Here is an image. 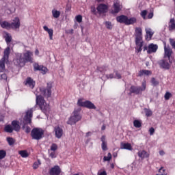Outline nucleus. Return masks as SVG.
I'll return each instance as SVG.
<instances>
[{"mask_svg":"<svg viewBox=\"0 0 175 175\" xmlns=\"http://www.w3.org/2000/svg\"><path fill=\"white\" fill-rule=\"evenodd\" d=\"M33 55V53L30 51H27L23 53V56L22 53H17L14 59V64L16 65V66H25L27 62H31V64H32L33 62L32 59Z\"/></svg>","mask_w":175,"mask_h":175,"instance_id":"1","label":"nucleus"},{"mask_svg":"<svg viewBox=\"0 0 175 175\" xmlns=\"http://www.w3.org/2000/svg\"><path fill=\"white\" fill-rule=\"evenodd\" d=\"M36 109V106L28 109L26 111V115L24 117L25 124L22 127V129H23V131H25L26 133H29V132H31V127L27 126V124H31L33 113V111H35Z\"/></svg>","mask_w":175,"mask_h":175,"instance_id":"2","label":"nucleus"},{"mask_svg":"<svg viewBox=\"0 0 175 175\" xmlns=\"http://www.w3.org/2000/svg\"><path fill=\"white\" fill-rule=\"evenodd\" d=\"M36 102L44 114L47 115L50 113V105L44 100L43 96L36 94Z\"/></svg>","mask_w":175,"mask_h":175,"instance_id":"3","label":"nucleus"},{"mask_svg":"<svg viewBox=\"0 0 175 175\" xmlns=\"http://www.w3.org/2000/svg\"><path fill=\"white\" fill-rule=\"evenodd\" d=\"M135 44L138 53L143 50V30L140 27L135 28Z\"/></svg>","mask_w":175,"mask_h":175,"instance_id":"4","label":"nucleus"},{"mask_svg":"<svg viewBox=\"0 0 175 175\" xmlns=\"http://www.w3.org/2000/svg\"><path fill=\"white\" fill-rule=\"evenodd\" d=\"M80 111H81V108L75 109L74 110L67 122L68 125H75V124L79 122V121L81 120V114H80Z\"/></svg>","mask_w":175,"mask_h":175,"instance_id":"5","label":"nucleus"},{"mask_svg":"<svg viewBox=\"0 0 175 175\" xmlns=\"http://www.w3.org/2000/svg\"><path fill=\"white\" fill-rule=\"evenodd\" d=\"M116 21L120 23V24H125V25H131L136 23V18L133 17L129 18L126 16L120 15L116 17Z\"/></svg>","mask_w":175,"mask_h":175,"instance_id":"6","label":"nucleus"},{"mask_svg":"<svg viewBox=\"0 0 175 175\" xmlns=\"http://www.w3.org/2000/svg\"><path fill=\"white\" fill-rule=\"evenodd\" d=\"M44 131L40 128H34L31 130V136L33 140H40L43 139Z\"/></svg>","mask_w":175,"mask_h":175,"instance_id":"7","label":"nucleus"},{"mask_svg":"<svg viewBox=\"0 0 175 175\" xmlns=\"http://www.w3.org/2000/svg\"><path fill=\"white\" fill-rule=\"evenodd\" d=\"M146 87L147 84L146 83V81H143L142 83V87L132 85L130 88V92L131 94H135V95H139V94H142L143 91H146Z\"/></svg>","mask_w":175,"mask_h":175,"instance_id":"8","label":"nucleus"},{"mask_svg":"<svg viewBox=\"0 0 175 175\" xmlns=\"http://www.w3.org/2000/svg\"><path fill=\"white\" fill-rule=\"evenodd\" d=\"M53 88V83L49 82L47 83L46 88H40V91L42 95L46 96V98H50L51 96V89Z\"/></svg>","mask_w":175,"mask_h":175,"instance_id":"9","label":"nucleus"},{"mask_svg":"<svg viewBox=\"0 0 175 175\" xmlns=\"http://www.w3.org/2000/svg\"><path fill=\"white\" fill-rule=\"evenodd\" d=\"M77 105L81 107H86V109H93L94 110L96 109V107L92 102L90 100L83 101V99L81 98L78 100Z\"/></svg>","mask_w":175,"mask_h":175,"instance_id":"10","label":"nucleus"},{"mask_svg":"<svg viewBox=\"0 0 175 175\" xmlns=\"http://www.w3.org/2000/svg\"><path fill=\"white\" fill-rule=\"evenodd\" d=\"M122 9V5H121V3L118 0H116V1L113 5V8L111 11V13L112 14H117V13H120Z\"/></svg>","mask_w":175,"mask_h":175,"instance_id":"11","label":"nucleus"},{"mask_svg":"<svg viewBox=\"0 0 175 175\" xmlns=\"http://www.w3.org/2000/svg\"><path fill=\"white\" fill-rule=\"evenodd\" d=\"M98 14H105L109 12V6L106 4L100 3L96 8Z\"/></svg>","mask_w":175,"mask_h":175,"instance_id":"12","label":"nucleus"},{"mask_svg":"<svg viewBox=\"0 0 175 175\" xmlns=\"http://www.w3.org/2000/svg\"><path fill=\"white\" fill-rule=\"evenodd\" d=\"M172 54H173V50L169 46H166V43L164 44V58H167L170 62V58L172 57Z\"/></svg>","mask_w":175,"mask_h":175,"instance_id":"13","label":"nucleus"},{"mask_svg":"<svg viewBox=\"0 0 175 175\" xmlns=\"http://www.w3.org/2000/svg\"><path fill=\"white\" fill-rule=\"evenodd\" d=\"M21 25V23H20V18L18 17L14 18L12 23H10L12 29H18Z\"/></svg>","mask_w":175,"mask_h":175,"instance_id":"14","label":"nucleus"},{"mask_svg":"<svg viewBox=\"0 0 175 175\" xmlns=\"http://www.w3.org/2000/svg\"><path fill=\"white\" fill-rule=\"evenodd\" d=\"M49 172L50 175H59L61 174V168L59 165H55L49 170Z\"/></svg>","mask_w":175,"mask_h":175,"instance_id":"15","label":"nucleus"},{"mask_svg":"<svg viewBox=\"0 0 175 175\" xmlns=\"http://www.w3.org/2000/svg\"><path fill=\"white\" fill-rule=\"evenodd\" d=\"M34 70H40L42 75H46L49 72V69L43 66H40L38 64H34Z\"/></svg>","mask_w":175,"mask_h":175,"instance_id":"16","label":"nucleus"},{"mask_svg":"<svg viewBox=\"0 0 175 175\" xmlns=\"http://www.w3.org/2000/svg\"><path fill=\"white\" fill-rule=\"evenodd\" d=\"M157 50H158V45L152 43L148 45L147 53L148 54H152V53H157Z\"/></svg>","mask_w":175,"mask_h":175,"instance_id":"17","label":"nucleus"},{"mask_svg":"<svg viewBox=\"0 0 175 175\" xmlns=\"http://www.w3.org/2000/svg\"><path fill=\"white\" fill-rule=\"evenodd\" d=\"M159 65L161 68L163 69H170V64H169V62H167V60L165 59H161L159 62Z\"/></svg>","mask_w":175,"mask_h":175,"instance_id":"18","label":"nucleus"},{"mask_svg":"<svg viewBox=\"0 0 175 175\" xmlns=\"http://www.w3.org/2000/svg\"><path fill=\"white\" fill-rule=\"evenodd\" d=\"M25 85H27V87H29V88H34L35 87V81H33V79H32V78L31 77H27L25 82Z\"/></svg>","mask_w":175,"mask_h":175,"instance_id":"19","label":"nucleus"},{"mask_svg":"<svg viewBox=\"0 0 175 175\" xmlns=\"http://www.w3.org/2000/svg\"><path fill=\"white\" fill-rule=\"evenodd\" d=\"M55 136L57 139H61L62 135H64V131L59 126L55 127L54 129Z\"/></svg>","mask_w":175,"mask_h":175,"instance_id":"20","label":"nucleus"},{"mask_svg":"<svg viewBox=\"0 0 175 175\" xmlns=\"http://www.w3.org/2000/svg\"><path fill=\"white\" fill-rule=\"evenodd\" d=\"M146 40H150L152 36H154V31H152V29H151V28H146Z\"/></svg>","mask_w":175,"mask_h":175,"instance_id":"21","label":"nucleus"},{"mask_svg":"<svg viewBox=\"0 0 175 175\" xmlns=\"http://www.w3.org/2000/svg\"><path fill=\"white\" fill-rule=\"evenodd\" d=\"M100 141L102 142L101 148L103 151H107V142H106V136L103 135L100 138Z\"/></svg>","mask_w":175,"mask_h":175,"instance_id":"22","label":"nucleus"},{"mask_svg":"<svg viewBox=\"0 0 175 175\" xmlns=\"http://www.w3.org/2000/svg\"><path fill=\"white\" fill-rule=\"evenodd\" d=\"M120 149L121 150H129V151H132V145L129 143H120Z\"/></svg>","mask_w":175,"mask_h":175,"instance_id":"23","label":"nucleus"},{"mask_svg":"<svg viewBox=\"0 0 175 175\" xmlns=\"http://www.w3.org/2000/svg\"><path fill=\"white\" fill-rule=\"evenodd\" d=\"M151 75H152L151 70H142L139 71L137 76L139 77H142L143 76H151Z\"/></svg>","mask_w":175,"mask_h":175,"instance_id":"24","label":"nucleus"},{"mask_svg":"<svg viewBox=\"0 0 175 175\" xmlns=\"http://www.w3.org/2000/svg\"><path fill=\"white\" fill-rule=\"evenodd\" d=\"M43 29L49 33L50 40H53V35L54 33L53 29H49L47 26H43Z\"/></svg>","mask_w":175,"mask_h":175,"instance_id":"25","label":"nucleus"},{"mask_svg":"<svg viewBox=\"0 0 175 175\" xmlns=\"http://www.w3.org/2000/svg\"><path fill=\"white\" fill-rule=\"evenodd\" d=\"M168 29L169 31H175V19L172 18L170 20L168 23Z\"/></svg>","mask_w":175,"mask_h":175,"instance_id":"26","label":"nucleus"},{"mask_svg":"<svg viewBox=\"0 0 175 175\" xmlns=\"http://www.w3.org/2000/svg\"><path fill=\"white\" fill-rule=\"evenodd\" d=\"M12 129H14V131H16V132H18L21 128L20 126V124H18V121L17 120H13L12 122Z\"/></svg>","mask_w":175,"mask_h":175,"instance_id":"27","label":"nucleus"},{"mask_svg":"<svg viewBox=\"0 0 175 175\" xmlns=\"http://www.w3.org/2000/svg\"><path fill=\"white\" fill-rule=\"evenodd\" d=\"M10 54V47L8 46L3 53V57L1 59H4L5 61H8L9 59V55Z\"/></svg>","mask_w":175,"mask_h":175,"instance_id":"28","label":"nucleus"},{"mask_svg":"<svg viewBox=\"0 0 175 175\" xmlns=\"http://www.w3.org/2000/svg\"><path fill=\"white\" fill-rule=\"evenodd\" d=\"M0 25L1 28H3L4 29H10V28H12L10 23L8 21L0 22Z\"/></svg>","mask_w":175,"mask_h":175,"instance_id":"29","label":"nucleus"},{"mask_svg":"<svg viewBox=\"0 0 175 175\" xmlns=\"http://www.w3.org/2000/svg\"><path fill=\"white\" fill-rule=\"evenodd\" d=\"M138 157L142 159H144V158H148L149 155L146 150H142L138 152Z\"/></svg>","mask_w":175,"mask_h":175,"instance_id":"30","label":"nucleus"},{"mask_svg":"<svg viewBox=\"0 0 175 175\" xmlns=\"http://www.w3.org/2000/svg\"><path fill=\"white\" fill-rule=\"evenodd\" d=\"M52 15L54 17V18H58V17H59L61 16V12L53 9L52 10Z\"/></svg>","mask_w":175,"mask_h":175,"instance_id":"31","label":"nucleus"},{"mask_svg":"<svg viewBox=\"0 0 175 175\" xmlns=\"http://www.w3.org/2000/svg\"><path fill=\"white\" fill-rule=\"evenodd\" d=\"M6 60H4L3 59H1L0 60V73L2 72H5V62Z\"/></svg>","mask_w":175,"mask_h":175,"instance_id":"32","label":"nucleus"},{"mask_svg":"<svg viewBox=\"0 0 175 175\" xmlns=\"http://www.w3.org/2000/svg\"><path fill=\"white\" fill-rule=\"evenodd\" d=\"M19 154L21 155V157H22V158H28V157L29 155L27 150L19 151Z\"/></svg>","mask_w":175,"mask_h":175,"instance_id":"33","label":"nucleus"},{"mask_svg":"<svg viewBox=\"0 0 175 175\" xmlns=\"http://www.w3.org/2000/svg\"><path fill=\"white\" fill-rule=\"evenodd\" d=\"M5 40L7 43V44H9L10 42H12V36L9 34V33H5Z\"/></svg>","mask_w":175,"mask_h":175,"instance_id":"34","label":"nucleus"},{"mask_svg":"<svg viewBox=\"0 0 175 175\" xmlns=\"http://www.w3.org/2000/svg\"><path fill=\"white\" fill-rule=\"evenodd\" d=\"M4 131H5V132H7L8 133H12L13 132L14 129L11 125H7L5 126Z\"/></svg>","mask_w":175,"mask_h":175,"instance_id":"35","label":"nucleus"},{"mask_svg":"<svg viewBox=\"0 0 175 175\" xmlns=\"http://www.w3.org/2000/svg\"><path fill=\"white\" fill-rule=\"evenodd\" d=\"M144 111L146 117H151V116H152V111H151V109L144 108Z\"/></svg>","mask_w":175,"mask_h":175,"instance_id":"36","label":"nucleus"},{"mask_svg":"<svg viewBox=\"0 0 175 175\" xmlns=\"http://www.w3.org/2000/svg\"><path fill=\"white\" fill-rule=\"evenodd\" d=\"M105 25L107 29H113V24L110 21H105Z\"/></svg>","mask_w":175,"mask_h":175,"instance_id":"37","label":"nucleus"},{"mask_svg":"<svg viewBox=\"0 0 175 175\" xmlns=\"http://www.w3.org/2000/svg\"><path fill=\"white\" fill-rule=\"evenodd\" d=\"M166 170H165V168H163V167H161L159 170V172L158 174H157V175H166Z\"/></svg>","mask_w":175,"mask_h":175,"instance_id":"38","label":"nucleus"},{"mask_svg":"<svg viewBox=\"0 0 175 175\" xmlns=\"http://www.w3.org/2000/svg\"><path fill=\"white\" fill-rule=\"evenodd\" d=\"M133 125L135 128H140V126H142V122L137 120H135L133 122Z\"/></svg>","mask_w":175,"mask_h":175,"instance_id":"39","label":"nucleus"},{"mask_svg":"<svg viewBox=\"0 0 175 175\" xmlns=\"http://www.w3.org/2000/svg\"><path fill=\"white\" fill-rule=\"evenodd\" d=\"M111 159V153L109 152L107 154V156L104 157L103 161L104 162H106L107 161H110Z\"/></svg>","mask_w":175,"mask_h":175,"instance_id":"40","label":"nucleus"},{"mask_svg":"<svg viewBox=\"0 0 175 175\" xmlns=\"http://www.w3.org/2000/svg\"><path fill=\"white\" fill-rule=\"evenodd\" d=\"M7 142L10 146H13V144H14V139L12 137H7Z\"/></svg>","mask_w":175,"mask_h":175,"instance_id":"41","label":"nucleus"},{"mask_svg":"<svg viewBox=\"0 0 175 175\" xmlns=\"http://www.w3.org/2000/svg\"><path fill=\"white\" fill-rule=\"evenodd\" d=\"M165 100H169L172 98V93L167 92L164 96Z\"/></svg>","mask_w":175,"mask_h":175,"instance_id":"42","label":"nucleus"},{"mask_svg":"<svg viewBox=\"0 0 175 175\" xmlns=\"http://www.w3.org/2000/svg\"><path fill=\"white\" fill-rule=\"evenodd\" d=\"M97 70L98 72H100V73H105V72H106V67L105 66L97 67Z\"/></svg>","mask_w":175,"mask_h":175,"instance_id":"43","label":"nucleus"},{"mask_svg":"<svg viewBox=\"0 0 175 175\" xmlns=\"http://www.w3.org/2000/svg\"><path fill=\"white\" fill-rule=\"evenodd\" d=\"M41 165L40 163V161H38L33 163V169H38V167H39V165Z\"/></svg>","mask_w":175,"mask_h":175,"instance_id":"44","label":"nucleus"},{"mask_svg":"<svg viewBox=\"0 0 175 175\" xmlns=\"http://www.w3.org/2000/svg\"><path fill=\"white\" fill-rule=\"evenodd\" d=\"M6 157V152L5 150H0V159H3Z\"/></svg>","mask_w":175,"mask_h":175,"instance_id":"45","label":"nucleus"},{"mask_svg":"<svg viewBox=\"0 0 175 175\" xmlns=\"http://www.w3.org/2000/svg\"><path fill=\"white\" fill-rule=\"evenodd\" d=\"M151 83H152V85H154V87H155V86L158 85V84H159V82L158 81H157V79H155V78H152Z\"/></svg>","mask_w":175,"mask_h":175,"instance_id":"46","label":"nucleus"},{"mask_svg":"<svg viewBox=\"0 0 175 175\" xmlns=\"http://www.w3.org/2000/svg\"><path fill=\"white\" fill-rule=\"evenodd\" d=\"M58 150V146L55 144H53L51 146V151H57Z\"/></svg>","mask_w":175,"mask_h":175,"instance_id":"47","label":"nucleus"},{"mask_svg":"<svg viewBox=\"0 0 175 175\" xmlns=\"http://www.w3.org/2000/svg\"><path fill=\"white\" fill-rule=\"evenodd\" d=\"M147 16V10H143L141 12V16L144 20H146V16Z\"/></svg>","mask_w":175,"mask_h":175,"instance_id":"48","label":"nucleus"},{"mask_svg":"<svg viewBox=\"0 0 175 175\" xmlns=\"http://www.w3.org/2000/svg\"><path fill=\"white\" fill-rule=\"evenodd\" d=\"M113 73L116 75L114 76L115 79H122V76L118 71H114Z\"/></svg>","mask_w":175,"mask_h":175,"instance_id":"49","label":"nucleus"},{"mask_svg":"<svg viewBox=\"0 0 175 175\" xmlns=\"http://www.w3.org/2000/svg\"><path fill=\"white\" fill-rule=\"evenodd\" d=\"M76 20L77 23H81L83 21V16H81V15H77L76 16Z\"/></svg>","mask_w":175,"mask_h":175,"instance_id":"50","label":"nucleus"},{"mask_svg":"<svg viewBox=\"0 0 175 175\" xmlns=\"http://www.w3.org/2000/svg\"><path fill=\"white\" fill-rule=\"evenodd\" d=\"M105 77L107 80H109V79H115L114 74H107L105 75Z\"/></svg>","mask_w":175,"mask_h":175,"instance_id":"51","label":"nucleus"},{"mask_svg":"<svg viewBox=\"0 0 175 175\" xmlns=\"http://www.w3.org/2000/svg\"><path fill=\"white\" fill-rule=\"evenodd\" d=\"M149 132H150V136H152V135H154V133H155V129H154V127H151L149 129Z\"/></svg>","mask_w":175,"mask_h":175,"instance_id":"52","label":"nucleus"},{"mask_svg":"<svg viewBox=\"0 0 175 175\" xmlns=\"http://www.w3.org/2000/svg\"><path fill=\"white\" fill-rule=\"evenodd\" d=\"M1 79L2 80H7L8 79V75H6V74H2L1 75Z\"/></svg>","mask_w":175,"mask_h":175,"instance_id":"53","label":"nucleus"},{"mask_svg":"<svg viewBox=\"0 0 175 175\" xmlns=\"http://www.w3.org/2000/svg\"><path fill=\"white\" fill-rule=\"evenodd\" d=\"M98 175H107V173L105 170H103V172L98 171Z\"/></svg>","mask_w":175,"mask_h":175,"instance_id":"54","label":"nucleus"},{"mask_svg":"<svg viewBox=\"0 0 175 175\" xmlns=\"http://www.w3.org/2000/svg\"><path fill=\"white\" fill-rule=\"evenodd\" d=\"M49 157H50L51 158H55V157H56V156H55V152H49Z\"/></svg>","mask_w":175,"mask_h":175,"instance_id":"55","label":"nucleus"},{"mask_svg":"<svg viewBox=\"0 0 175 175\" xmlns=\"http://www.w3.org/2000/svg\"><path fill=\"white\" fill-rule=\"evenodd\" d=\"M91 12L92 13H93V14H96V9L95 8V7L91 8Z\"/></svg>","mask_w":175,"mask_h":175,"instance_id":"56","label":"nucleus"},{"mask_svg":"<svg viewBox=\"0 0 175 175\" xmlns=\"http://www.w3.org/2000/svg\"><path fill=\"white\" fill-rule=\"evenodd\" d=\"M152 17H154V14L152 12H150L148 14V18H152Z\"/></svg>","mask_w":175,"mask_h":175,"instance_id":"57","label":"nucleus"},{"mask_svg":"<svg viewBox=\"0 0 175 175\" xmlns=\"http://www.w3.org/2000/svg\"><path fill=\"white\" fill-rule=\"evenodd\" d=\"M92 135V133L89 131L86 133V137H90V136H91Z\"/></svg>","mask_w":175,"mask_h":175,"instance_id":"58","label":"nucleus"},{"mask_svg":"<svg viewBox=\"0 0 175 175\" xmlns=\"http://www.w3.org/2000/svg\"><path fill=\"white\" fill-rule=\"evenodd\" d=\"M159 154L161 155V156H163V155H165V152L163 150H160L159 151Z\"/></svg>","mask_w":175,"mask_h":175,"instance_id":"59","label":"nucleus"},{"mask_svg":"<svg viewBox=\"0 0 175 175\" xmlns=\"http://www.w3.org/2000/svg\"><path fill=\"white\" fill-rule=\"evenodd\" d=\"M68 33L73 34V29L68 30Z\"/></svg>","mask_w":175,"mask_h":175,"instance_id":"60","label":"nucleus"},{"mask_svg":"<svg viewBox=\"0 0 175 175\" xmlns=\"http://www.w3.org/2000/svg\"><path fill=\"white\" fill-rule=\"evenodd\" d=\"M36 55H39V50L36 49L35 51Z\"/></svg>","mask_w":175,"mask_h":175,"instance_id":"61","label":"nucleus"},{"mask_svg":"<svg viewBox=\"0 0 175 175\" xmlns=\"http://www.w3.org/2000/svg\"><path fill=\"white\" fill-rule=\"evenodd\" d=\"M101 129H102V131H105L106 129V126H103Z\"/></svg>","mask_w":175,"mask_h":175,"instance_id":"62","label":"nucleus"},{"mask_svg":"<svg viewBox=\"0 0 175 175\" xmlns=\"http://www.w3.org/2000/svg\"><path fill=\"white\" fill-rule=\"evenodd\" d=\"M111 169H114V164H111Z\"/></svg>","mask_w":175,"mask_h":175,"instance_id":"63","label":"nucleus"},{"mask_svg":"<svg viewBox=\"0 0 175 175\" xmlns=\"http://www.w3.org/2000/svg\"><path fill=\"white\" fill-rule=\"evenodd\" d=\"M147 49H148L147 46H144V51H146V50H147Z\"/></svg>","mask_w":175,"mask_h":175,"instance_id":"64","label":"nucleus"}]
</instances>
